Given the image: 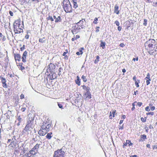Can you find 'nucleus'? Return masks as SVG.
Returning <instances> with one entry per match:
<instances>
[{"label":"nucleus","mask_w":157,"mask_h":157,"mask_svg":"<svg viewBox=\"0 0 157 157\" xmlns=\"http://www.w3.org/2000/svg\"><path fill=\"white\" fill-rule=\"evenodd\" d=\"M51 126V125L48 122L46 121L43 123L42 125H41V128L38 132L39 135L40 136L45 135L49 131V129Z\"/></svg>","instance_id":"1"},{"label":"nucleus","mask_w":157,"mask_h":157,"mask_svg":"<svg viewBox=\"0 0 157 157\" xmlns=\"http://www.w3.org/2000/svg\"><path fill=\"white\" fill-rule=\"evenodd\" d=\"M21 20L20 19H17L14 22L13 26L14 27V29L15 33H20L22 31V28L23 26L20 25Z\"/></svg>","instance_id":"2"},{"label":"nucleus","mask_w":157,"mask_h":157,"mask_svg":"<svg viewBox=\"0 0 157 157\" xmlns=\"http://www.w3.org/2000/svg\"><path fill=\"white\" fill-rule=\"evenodd\" d=\"M63 6L66 12L70 13L72 12V6L69 0H64Z\"/></svg>","instance_id":"3"},{"label":"nucleus","mask_w":157,"mask_h":157,"mask_svg":"<svg viewBox=\"0 0 157 157\" xmlns=\"http://www.w3.org/2000/svg\"><path fill=\"white\" fill-rule=\"evenodd\" d=\"M155 41L154 40L150 39L145 43V47H147V48H148L149 50L153 51L155 48Z\"/></svg>","instance_id":"4"},{"label":"nucleus","mask_w":157,"mask_h":157,"mask_svg":"<svg viewBox=\"0 0 157 157\" xmlns=\"http://www.w3.org/2000/svg\"><path fill=\"white\" fill-rule=\"evenodd\" d=\"M40 144H36V145L33 148L32 150L30 151V153H28L27 156L30 157L31 156V155H35L37 151V150L39 147Z\"/></svg>","instance_id":"5"},{"label":"nucleus","mask_w":157,"mask_h":157,"mask_svg":"<svg viewBox=\"0 0 157 157\" xmlns=\"http://www.w3.org/2000/svg\"><path fill=\"white\" fill-rule=\"evenodd\" d=\"M65 152L62 149L55 151L53 157H64Z\"/></svg>","instance_id":"6"},{"label":"nucleus","mask_w":157,"mask_h":157,"mask_svg":"<svg viewBox=\"0 0 157 157\" xmlns=\"http://www.w3.org/2000/svg\"><path fill=\"white\" fill-rule=\"evenodd\" d=\"M71 32L73 34H76L78 33L81 28L78 27H77L76 25L72 26V28Z\"/></svg>","instance_id":"7"},{"label":"nucleus","mask_w":157,"mask_h":157,"mask_svg":"<svg viewBox=\"0 0 157 157\" xmlns=\"http://www.w3.org/2000/svg\"><path fill=\"white\" fill-rule=\"evenodd\" d=\"M55 67V65L54 64L50 63L48 66V68L47 69V73L53 72Z\"/></svg>","instance_id":"8"},{"label":"nucleus","mask_w":157,"mask_h":157,"mask_svg":"<svg viewBox=\"0 0 157 157\" xmlns=\"http://www.w3.org/2000/svg\"><path fill=\"white\" fill-rule=\"evenodd\" d=\"M84 21H85V19H82L80 20L79 22L76 23L77 26L80 27L81 29H82L84 28V26L83 24V23Z\"/></svg>","instance_id":"9"},{"label":"nucleus","mask_w":157,"mask_h":157,"mask_svg":"<svg viewBox=\"0 0 157 157\" xmlns=\"http://www.w3.org/2000/svg\"><path fill=\"white\" fill-rule=\"evenodd\" d=\"M33 128L32 125H29V124H27L25 128L24 129V132H26L27 133H29V131H30V128Z\"/></svg>","instance_id":"10"},{"label":"nucleus","mask_w":157,"mask_h":157,"mask_svg":"<svg viewBox=\"0 0 157 157\" xmlns=\"http://www.w3.org/2000/svg\"><path fill=\"white\" fill-rule=\"evenodd\" d=\"M88 90V91H86V92L84 94L86 96L85 99L86 100H89L91 98V96L90 91V90Z\"/></svg>","instance_id":"11"},{"label":"nucleus","mask_w":157,"mask_h":157,"mask_svg":"<svg viewBox=\"0 0 157 157\" xmlns=\"http://www.w3.org/2000/svg\"><path fill=\"white\" fill-rule=\"evenodd\" d=\"M27 54V52L26 51H25L23 54L22 57V61L25 63L26 61V57Z\"/></svg>","instance_id":"12"},{"label":"nucleus","mask_w":157,"mask_h":157,"mask_svg":"<svg viewBox=\"0 0 157 157\" xmlns=\"http://www.w3.org/2000/svg\"><path fill=\"white\" fill-rule=\"evenodd\" d=\"M17 120L18 121V122L17 123V125L18 126L20 125V123L22 121V119L20 116H17Z\"/></svg>","instance_id":"13"},{"label":"nucleus","mask_w":157,"mask_h":157,"mask_svg":"<svg viewBox=\"0 0 157 157\" xmlns=\"http://www.w3.org/2000/svg\"><path fill=\"white\" fill-rule=\"evenodd\" d=\"M34 120V118L33 117H30L27 121V124H29V125H32V124Z\"/></svg>","instance_id":"14"},{"label":"nucleus","mask_w":157,"mask_h":157,"mask_svg":"<svg viewBox=\"0 0 157 157\" xmlns=\"http://www.w3.org/2000/svg\"><path fill=\"white\" fill-rule=\"evenodd\" d=\"M14 59L16 61L17 60L18 61H20L21 60V56L19 54H14Z\"/></svg>","instance_id":"15"},{"label":"nucleus","mask_w":157,"mask_h":157,"mask_svg":"<svg viewBox=\"0 0 157 157\" xmlns=\"http://www.w3.org/2000/svg\"><path fill=\"white\" fill-rule=\"evenodd\" d=\"M119 6L117 5H115L114 7V13H116L117 14H118L119 13V11L118 10Z\"/></svg>","instance_id":"16"},{"label":"nucleus","mask_w":157,"mask_h":157,"mask_svg":"<svg viewBox=\"0 0 157 157\" xmlns=\"http://www.w3.org/2000/svg\"><path fill=\"white\" fill-rule=\"evenodd\" d=\"M128 144V145L129 146L131 145H132V143H131L130 140H126V142L124 144V145H123V147L124 148H125V146H126Z\"/></svg>","instance_id":"17"},{"label":"nucleus","mask_w":157,"mask_h":157,"mask_svg":"<svg viewBox=\"0 0 157 157\" xmlns=\"http://www.w3.org/2000/svg\"><path fill=\"white\" fill-rule=\"evenodd\" d=\"M101 44H100V46L101 47L102 49H104L105 48V42L102 41V40L100 41Z\"/></svg>","instance_id":"18"},{"label":"nucleus","mask_w":157,"mask_h":157,"mask_svg":"<svg viewBox=\"0 0 157 157\" xmlns=\"http://www.w3.org/2000/svg\"><path fill=\"white\" fill-rule=\"evenodd\" d=\"M75 82L78 86H80V78L78 76H77L76 77V80H75Z\"/></svg>","instance_id":"19"},{"label":"nucleus","mask_w":157,"mask_h":157,"mask_svg":"<svg viewBox=\"0 0 157 157\" xmlns=\"http://www.w3.org/2000/svg\"><path fill=\"white\" fill-rule=\"evenodd\" d=\"M146 136L144 134L141 136V138L140 141H143L147 139Z\"/></svg>","instance_id":"20"},{"label":"nucleus","mask_w":157,"mask_h":157,"mask_svg":"<svg viewBox=\"0 0 157 157\" xmlns=\"http://www.w3.org/2000/svg\"><path fill=\"white\" fill-rule=\"evenodd\" d=\"M9 147L11 149L15 147V144L14 143V142H11L10 144L9 145Z\"/></svg>","instance_id":"21"},{"label":"nucleus","mask_w":157,"mask_h":157,"mask_svg":"<svg viewBox=\"0 0 157 157\" xmlns=\"http://www.w3.org/2000/svg\"><path fill=\"white\" fill-rule=\"evenodd\" d=\"M46 40L45 38V37H43L39 39V42L40 43H44L45 42Z\"/></svg>","instance_id":"22"},{"label":"nucleus","mask_w":157,"mask_h":157,"mask_svg":"<svg viewBox=\"0 0 157 157\" xmlns=\"http://www.w3.org/2000/svg\"><path fill=\"white\" fill-rule=\"evenodd\" d=\"M61 21V17L59 16H58V17L56 19L55 21V22L56 23H57L59 22H60Z\"/></svg>","instance_id":"23"},{"label":"nucleus","mask_w":157,"mask_h":157,"mask_svg":"<svg viewBox=\"0 0 157 157\" xmlns=\"http://www.w3.org/2000/svg\"><path fill=\"white\" fill-rule=\"evenodd\" d=\"M52 134V132H50L49 133H48L46 136V137L47 139H50L52 137L51 135Z\"/></svg>","instance_id":"24"},{"label":"nucleus","mask_w":157,"mask_h":157,"mask_svg":"<svg viewBox=\"0 0 157 157\" xmlns=\"http://www.w3.org/2000/svg\"><path fill=\"white\" fill-rule=\"evenodd\" d=\"M82 88L83 89L86 90V91H87L88 90V89L90 90V88L89 87H87L86 86L84 85L82 86Z\"/></svg>","instance_id":"25"},{"label":"nucleus","mask_w":157,"mask_h":157,"mask_svg":"<svg viewBox=\"0 0 157 157\" xmlns=\"http://www.w3.org/2000/svg\"><path fill=\"white\" fill-rule=\"evenodd\" d=\"M0 78L2 82H6V80L4 78L1 76Z\"/></svg>","instance_id":"26"},{"label":"nucleus","mask_w":157,"mask_h":157,"mask_svg":"<svg viewBox=\"0 0 157 157\" xmlns=\"http://www.w3.org/2000/svg\"><path fill=\"white\" fill-rule=\"evenodd\" d=\"M150 74L149 73H147L146 77L145 78V79L146 80H151L150 78Z\"/></svg>","instance_id":"27"},{"label":"nucleus","mask_w":157,"mask_h":157,"mask_svg":"<svg viewBox=\"0 0 157 157\" xmlns=\"http://www.w3.org/2000/svg\"><path fill=\"white\" fill-rule=\"evenodd\" d=\"M82 79L83 81L84 82H86L87 81V79L86 78V76L84 75H82Z\"/></svg>","instance_id":"28"},{"label":"nucleus","mask_w":157,"mask_h":157,"mask_svg":"<svg viewBox=\"0 0 157 157\" xmlns=\"http://www.w3.org/2000/svg\"><path fill=\"white\" fill-rule=\"evenodd\" d=\"M99 57L98 56H97L96 59L95 60L94 62L95 63H97L99 60Z\"/></svg>","instance_id":"29"},{"label":"nucleus","mask_w":157,"mask_h":157,"mask_svg":"<svg viewBox=\"0 0 157 157\" xmlns=\"http://www.w3.org/2000/svg\"><path fill=\"white\" fill-rule=\"evenodd\" d=\"M98 20L97 18L95 17L94 19V21L93 22V23L95 24L98 23Z\"/></svg>","instance_id":"30"},{"label":"nucleus","mask_w":157,"mask_h":157,"mask_svg":"<svg viewBox=\"0 0 157 157\" xmlns=\"http://www.w3.org/2000/svg\"><path fill=\"white\" fill-rule=\"evenodd\" d=\"M3 84V86L4 88H6L7 87V85L6 83V82H2Z\"/></svg>","instance_id":"31"},{"label":"nucleus","mask_w":157,"mask_h":157,"mask_svg":"<svg viewBox=\"0 0 157 157\" xmlns=\"http://www.w3.org/2000/svg\"><path fill=\"white\" fill-rule=\"evenodd\" d=\"M73 7L75 9L78 7V5L77 3V2H75L74 3H73Z\"/></svg>","instance_id":"32"},{"label":"nucleus","mask_w":157,"mask_h":157,"mask_svg":"<svg viewBox=\"0 0 157 157\" xmlns=\"http://www.w3.org/2000/svg\"><path fill=\"white\" fill-rule=\"evenodd\" d=\"M83 52L82 50H80L79 52H78L76 53V54L78 55H80L82 54Z\"/></svg>","instance_id":"33"},{"label":"nucleus","mask_w":157,"mask_h":157,"mask_svg":"<svg viewBox=\"0 0 157 157\" xmlns=\"http://www.w3.org/2000/svg\"><path fill=\"white\" fill-rule=\"evenodd\" d=\"M147 20L146 19H144L143 25L144 26H146L147 25Z\"/></svg>","instance_id":"34"},{"label":"nucleus","mask_w":157,"mask_h":157,"mask_svg":"<svg viewBox=\"0 0 157 157\" xmlns=\"http://www.w3.org/2000/svg\"><path fill=\"white\" fill-rule=\"evenodd\" d=\"M48 20H50L52 21H54L53 18L51 16H49V17H48Z\"/></svg>","instance_id":"35"},{"label":"nucleus","mask_w":157,"mask_h":157,"mask_svg":"<svg viewBox=\"0 0 157 157\" xmlns=\"http://www.w3.org/2000/svg\"><path fill=\"white\" fill-rule=\"evenodd\" d=\"M146 118L144 117H141V120L143 122H144L146 121Z\"/></svg>","instance_id":"36"},{"label":"nucleus","mask_w":157,"mask_h":157,"mask_svg":"<svg viewBox=\"0 0 157 157\" xmlns=\"http://www.w3.org/2000/svg\"><path fill=\"white\" fill-rule=\"evenodd\" d=\"M58 105L59 107L60 108H61V109H63V105L62 104H60V103H58Z\"/></svg>","instance_id":"37"},{"label":"nucleus","mask_w":157,"mask_h":157,"mask_svg":"<svg viewBox=\"0 0 157 157\" xmlns=\"http://www.w3.org/2000/svg\"><path fill=\"white\" fill-rule=\"evenodd\" d=\"M151 80L150 79L146 80V84L147 85H148L150 84Z\"/></svg>","instance_id":"38"},{"label":"nucleus","mask_w":157,"mask_h":157,"mask_svg":"<svg viewBox=\"0 0 157 157\" xmlns=\"http://www.w3.org/2000/svg\"><path fill=\"white\" fill-rule=\"evenodd\" d=\"M115 24L117 26H119L120 25L119 22L117 21H115Z\"/></svg>","instance_id":"39"},{"label":"nucleus","mask_w":157,"mask_h":157,"mask_svg":"<svg viewBox=\"0 0 157 157\" xmlns=\"http://www.w3.org/2000/svg\"><path fill=\"white\" fill-rule=\"evenodd\" d=\"M8 75L9 76L10 78H12V77H14V74H8Z\"/></svg>","instance_id":"40"},{"label":"nucleus","mask_w":157,"mask_h":157,"mask_svg":"<svg viewBox=\"0 0 157 157\" xmlns=\"http://www.w3.org/2000/svg\"><path fill=\"white\" fill-rule=\"evenodd\" d=\"M135 84L136 87H138L139 86V83L137 82V81L135 82Z\"/></svg>","instance_id":"41"},{"label":"nucleus","mask_w":157,"mask_h":157,"mask_svg":"<svg viewBox=\"0 0 157 157\" xmlns=\"http://www.w3.org/2000/svg\"><path fill=\"white\" fill-rule=\"evenodd\" d=\"M145 110L147 111H149L150 110V109H149V107L147 106L145 108Z\"/></svg>","instance_id":"42"},{"label":"nucleus","mask_w":157,"mask_h":157,"mask_svg":"<svg viewBox=\"0 0 157 157\" xmlns=\"http://www.w3.org/2000/svg\"><path fill=\"white\" fill-rule=\"evenodd\" d=\"M25 48V45H23V47L20 48V50L21 51H23Z\"/></svg>","instance_id":"43"},{"label":"nucleus","mask_w":157,"mask_h":157,"mask_svg":"<svg viewBox=\"0 0 157 157\" xmlns=\"http://www.w3.org/2000/svg\"><path fill=\"white\" fill-rule=\"evenodd\" d=\"M19 69L21 70H23L25 69V67L22 66H21V67H19Z\"/></svg>","instance_id":"44"},{"label":"nucleus","mask_w":157,"mask_h":157,"mask_svg":"<svg viewBox=\"0 0 157 157\" xmlns=\"http://www.w3.org/2000/svg\"><path fill=\"white\" fill-rule=\"evenodd\" d=\"M147 115H153L154 114V113L153 112H150L148 113H147Z\"/></svg>","instance_id":"45"},{"label":"nucleus","mask_w":157,"mask_h":157,"mask_svg":"<svg viewBox=\"0 0 157 157\" xmlns=\"http://www.w3.org/2000/svg\"><path fill=\"white\" fill-rule=\"evenodd\" d=\"M137 104L139 107H140L142 105V103L141 102H138Z\"/></svg>","instance_id":"46"},{"label":"nucleus","mask_w":157,"mask_h":157,"mask_svg":"<svg viewBox=\"0 0 157 157\" xmlns=\"http://www.w3.org/2000/svg\"><path fill=\"white\" fill-rule=\"evenodd\" d=\"M20 98L21 99H22L24 98V95L23 94H21L20 95Z\"/></svg>","instance_id":"47"},{"label":"nucleus","mask_w":157,"mask_h":157,"mask_svg":"<svg viewBox=\"0 0 157 157\" xmlns=\"http://www.w3.org/2000/svg\"><path fill=\"white\" fill-rule=\"evenodd\" d=\"M115 112H116V111H113L112 112V113L113 114V117H115Z\"/></svg>","instance_id":"48"},{"label":"nucleus","mask_w":157,"mask_h":157,"mask_svg":"<svg viewBox=\"0 0 157 157\" xmlns=\"http://www.w3.org/2000/svg\"><path fill=\"white\" fill-rule=\"evenodd\" d=\"M9 13L10 14L11 16H13V12H12L11 11H10Z\"/></svg>","instance_id":"49"},{"label":"nucleus","mask_w":157,"mask_h":157,"mask_svg":"<svg viewBox=\"0 0 157 157\" xmlns=\"http://www.w3.org/2000/svg\"><path fill=\"white\" fill-rule=\"evenodd\" d=\"M29 35L28 34H26L25 36V38L27 39H28L29 38Z\"/></svg>","instance_id":"50"},{"label":"nucleus","mask_w":157,"mask_h":157,"mask_svg":"<svg viewBox=\"0 0 157 157\" xmlns=\"http://www.w3.org/2000/svg\"><path fill=\"white\" fill-rule=\"evenodd\" d=\"M136 76H134L133 78V80L135 81V82L136 81Z\"/></svg>","instance_id":"51"},{"label":"nucleus","mask_w":157,"mask_h":157,"mask_svg":"<svg viewBox=\"0 0 157 157\" xmlns=\"http://www.w3.org/2000/svg\"><path fill=\"white\" fill-rule=\"evenodd\" d=\"M26 109V108H22L21 109V110L23 112H24Z\"/></svg>","instance_id":"52"},{"label":"nucleus","mask_w":157,"mask_h":157,"mask_svg":"<svg viewBox=\"0 0 157 157\" xmlns=\"http://www.w3.org/2000/svg\"><path fill=\"white\" fill-rule=\"evenodd\" d=\"M117 29H118V30H119V31H120L121 29V26H118Z\"/></svg>","instance_id":"53"},{"label":"nucleus","mask_w":157,"mask_h":157,"mask_svg":"<svg viewBox=\"0 0 157 157\" xmlns=\"http://www.w3.org/2000/svg\"><path fill=\"white\" fill-rule=\"evenodd\" d=\"M3 35L1 33H0V40L2 39Z\"/></svg>","instance_id":"54"},{"label":"nucleus","mask_w":157,"mask_h":157,"mask_svg":"<svg viewBox=\"0 0 157 157\" xmlns=\"http://www.w3.org/2000/svg\"><path fill=\"white\" fill-rule=\"evenodd\" d=\"M155 109V106H153L152 107H151V109L152 111H153Z\"/></svg>","instance_id":"55"},{"label":"nucleus","mask_w":157,"mask_h":157,"mask_svg":"<svg viewBox=\"0 0 157 157\" xmlns=\"http://www.w3.org/2000/svg\"><path fill=\"white\" fill-rule=\"evenodd\" d=\"M109 118L110 119H112V113H111V112H110V113H109Z\"/></svg>","instance_id":"56"},{"label":"nucleus","mask_w":157,"mask_h":157,"mask_svg":"<svg viewBox=\"0 0 157 157\" xmlns=\"http://www.w3.org/2000/svg\"><path fill=\"white\" fill-rule=\"evenodd\" d=\"M79 37H80V36H79V35H77L76 36V37H75V40H76V39H77L79 38Z\"/></svg>","instance_id":"57"},{"label":"nucleus","mask_w":157,"mask_h":157,"mask_svg":"<svg viewBox=\"0 0 157 157\" xmlns=\"http://www.w3.org/2000/svg\"><path fill=\"white\" fill-rule=\"evenodd\" d=\"M126 118V116L125 115H123L122 117H121V119H125Z\"/></svg>","instance_id":"58"},{"label":"nucleus","mask_w":157,"mask_h":157,"mask_svg":"<svg viewBox=\"0 0 157 157\" xmlns=\"http://www.w3.org/2000/svg\"><path fill=\"white\" fill-rule=\"evenodd\" d=\"M2 40L4 41L6 40L5 37L4 36H2Z\"/></svg>","instance_id":"59"},{"label":"nucleus","mask_w":157,"mask_h":157,"mask_svg":"<svg viewBox=\"0 0 157 157\" xmlns=\"http://www.w3.org/2000/svg\"><path fill=\"white\" fill-rule=\"evenodd\" d=\"M146 147L148 148H150V144H147L146 145Z\"/></svg>","instance_id":"60"},{"label":"nucleus","mask_w":157,"mask_h":157,"mask_svg":"<svg viewBox=\"0 0 157 157\" xmlns=\"http://www.w3.org/2000/svg\"><path fill=\"white\" fill-rule=\"evenodd\" d=\"M145 129L146 131L147 132H148V127H146L145 128Z\"/></svg>","instance_id":"61"},{"label":"nucleus","mask_w":157,"mask_h":157,"mask_svg":"<svg viewBox=\"0 0 157 157\" xmlns=\"http://www.w3.org/2000/svg\"><path fill=\"white\" fill-rule=\"evenodd\" d=\"M137 155H134L130 156V157H137Z\"/></svg>","instance_id":"62"},{"label":"nucleus","mask_w":157,"mask_h":157,"mask_svg":"<svg viewBox=\"0 0 157 157\" xmlns=\"http://www.w3.org/2000/svg\"><path fill=\"white\" fill-rule=\"evenodd\" d=\"M149 128L150 129L153 128V127L151 125L149 126Z\"/></svg>","instance_id":"63"},{"label":"nucleus","mask_w":157,"mask_h":157,"mask_svg":"<svg viewBox=\"0 0 157 157\" xmlns=\"http://www.w3.org/2000/svg\"><path fill=\"white\" fill-rule=\"evenodd\" d=\"M123 120H120V124H121L123 122Z\"/></svg>","instance_id":"64"}]
</instances>
